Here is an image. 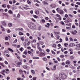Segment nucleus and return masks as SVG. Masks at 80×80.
<instances>
[{
  "mask_svg": "<svg viewBox=\"0 0 80 80\" xmlns=\"http://www.w3.org/2000/svg\"><path fill=\"white\" fill-rule=\"evenodd\" d=\"M28 25L29 28L31 29H35L36 28V25L34 23L32 22H28Z\"/></svg>",
  "mask_w": 80,
  "mask_h": 80,
  "instance_id": "nucleus-1",
  "label": "nucleus"
},
{
  "mask_svg": "<svg viewBox=\"0 0 80 80\" xmlns=\"http://www.w3.org/2000/svg\"><path fill=\"white\" fill-rule=\"evenodd\" d=\"M56 10L57 12H58V13H59L60 14H63V13L64 12L63 11L62 9H61L60 8H57L56 9Z\"/></svg>",
  "mask_w": 80,
  "mask_h": 80,
  "instance_id": "nucleus-2",
  "label": "nucleus"
},
{
  "mask_svg": "<svg viewBox=\"0 0 80 80\" xmlns=\"http://www.w3.org/2000/svg\"><path fill=\"white\" fill-rule=\"evenodd\" d=\"M59 77L62 79H65L67 78V76L65 74L61 73L59 74Z\"/></svg>",
  "mask_w": 80,
  "mask_h": 80,
  "instance_id": "nucleus-3",
  "label": "nucleus"
},
{
  "mask_svg": "<svg viewBox=\"0 0 80 80\" xmlns=\"http://www.w3.org/2000/svg\"><path fill=\"white\" fill-rule=\"evenodd\" d=\"M46 53L45 51H43V52H41L39 54V56L40 57H45Z\"/></svg>",
  "mask_w": 80,
  "mask_h": 80,
  "instance_id": "nucleus-4",
  "label": "nucleus"
},
{
  "mask_svg": "<svg viewBox=\"0 0 80 80\" xmlns=\"http://www.w3.org/2000/svg\"><path fill=\"white\" fill-rule=\"evenodd\" d=\"M4 72H5V73H6L5 70H2V71L1 72V74H2V75H3L4 76H5V73H4Z\"/></svg>",
  "mask_w": 80,
  "mask_h": 80,
  "instance_id": "nucleus-5",
  "label": "nucleus"
},
{
  "mask_svg": "<svg viewBox=\"0 0 80 80\" xmlns=\"http://www.w3.org/2000/svg\"><path fill=\"white\" fill-rule=\"evenodd\" d=\"M66 63L67 65H69L70 63V61L68 60L66 62Z\"/></svg>",
  "mask_w": 80,
  "mask_h": 80,
  "instance_id": "nucleus-6",
  "label": "nucleus"
},
{
  "mask_svg": "<svg viewBox=\"0 0 80 80\" xmlns=\"http://www.w3.org/2000/svg\"><path fill=\"white\" fill-rule=\"evenodd\" d=\"M2 24L3 25H4V26H5V27H6V25H7V24L6 23V22H5V21H2Z\"/></svg>",
  "mask_w": 80,
  "mask_h": 80,
  "instance_id": "nucleus-7",
  "label": "nucleus"
},
{
  "mask_svg": "<svg viewBox=\"0 0 80 80\" xmlns=\"http://www.w3.org/2000/svg\"><path fill=\"white\" fill-rule=\"evenodd\" d=\"M38 48L40 52H42V48H40V47L39 46H38Z\"/></svg>",
  "mask_w": 80,
  "mask_h": 80,
  "instance_id": "nucleus-8",
  "label": "nucleus"
},
{
  "mask_svg": "<svg viewBox=\"0 0 80 80\" xmlns=\"http://www.w3.org/2000/svg\"><path fill=\"white\" fill-rule=\"evenodd\" d=\"M69 46L70 47H73L75 46V44L73 43H71L69 44Z\"/></svg>",
  "mask_w": 80,
  "mask_h": 80,
  "instance_id": "nucleus-9",
  "label": "nucleus"
},
{
  "mask_svg": "<svg viewBox=\"0 0 80 80\" xmlns=\"http://www.w3.org/2000/svg\"><path fill=\"white\" fill-rule=\"evenodd\" d=\"M8 25L9 27H12V23L11 22H9L8 24Z\"/></svg>",
  "mask_w": 80,
  "mask_h": 80,
  "instance_id": "nucleus-10",
  "label": "nucleus"
},
{
  "mask_svg": "<svg viewBox=\"0 0 80 80\" xmlns=\"http://www.w3.org/2000/svg\"><path fill=\"white\" fill-rule=\"evenodd\" d=\"M22 67L24 68H25V69H26V68H28V66L25 65H23L22 66Z\"/></svg>",
  "mask_w": 80,
  "mask_h": 80,
  "instance_id": "nucleus-11",
  "label": "nucleus"
},
{
  "mask_svg": "<svg viewBox=\"0 0 80 80\" xmlns=\"http://www.w3.org/2000/svg\"><path fill=\"white\" fill-rule=\"evenodd\" d=\"M35 13L37 15H38V14H39V12L38 10H35Z\"/></svg>",
  "mask_w": 80,
  "mask_h": 80,
  "instance_id": "nucleus-12",
  "label": "nucleus"
},
{
  "mask_svg": "<svg viewBox=\"0 0 80 80\" xmlns=\"http://www.w3.org/2000/svg\"><path fill=\"white\" fill-rule=\"evenodd\" d=\"M42 3H43V4H44V5H48V2L45 1H43Z\"/></svg>",
  "mask_w": 80,
  "mask_h": 80,
  "instance_id": "nucleus-13",
  "label": "nucleus"
},
{
  "mask_svg": "<svg viewBox=\"0 0 80 80\" xmlns=\"http://www.w3.org/2000/svg\"><path fill=\"white\" fill-rule=\"evenodd\" d=\"M8 13H10V14H12V13H13V12H12V10H9L8 11Z\"/></svg>",
  "mask_w": 80,
  "mask_h": 80,
  "instance_id": "nucleus-14",
  "label": "nucleus"
},
{
  "mask_svg": "<svg viewBox=\"0 0 80 80\" xmlns=\"http://www.w3.org/2000/svg\"><path fill=\"white\" fill-rule=\"evenodd\" d=\"M23 71L22 69L19 70V73L20 74H22V73H23Z\"/></svg>",
  "mask_w": 80,
  "mask_h": 80,
  "instance_id": "nucleus-15",
  "label": "nucleus"
},
{
  "mask_svg": "<svg viewBox=\"0 0 80 80\" xmlns=\"http://www.w3.org/2000/svg\"><path fill=\"white\" fill-rule=\"evenodd\" d=\"M31 72H32V73H33V74H35V71L33 70H31Z\"/></svg>",
  "mask_w": 80,
  "mask_h": 80,
  "instance_id": "nucleus-16",
  "label": "nucleus"
},
{
  "mask_svg": "<svg viewBox=\"0 0 80 80\" xmlns=\"http://www.w3.org/2000/svg\"><path fill=\"white\" fill-rule=\"evenodd\" d=\"M55 80H61V79L59 78H55Z\"/></svg>",
  "mask_w": 80,
  "mask_h": 80,
  "instance_id": "nucleus-17",
  "label": "nucleus"
},
{
  "mask_svg": "<svg viewBox=\"0 0 80 80\" xmlns=\"http://www.w3.org/2000/svg\"><path fill=\"white\" fill-rule=\"evenodd\" d=\"M2 7H3V8H5L6 7H7V5L5 4H4L2 5Z\"/></svg>",
  "mask_w": 80,
  "mask_h": 80,
  "instance_id": "nucleus-18",
  "label": "nucleus"
},
{
  "mask_svg": "<svg viewBox=\"0 0 80 80\" xmlns=\"http://www.w3.org/2000/svg\"><path fill=\"white\" fill-rule=\"evenodd\" d=\"M8 50L9 51H10L12 52H13V50L12 49H11L10 48H8Z\"/></svg>",
  "mask_w": 80,
  "mask_h": 80,
  "instance_id": "nucleus-19",
  "label": "nucleus"
},
{
  "mask_svg": "<svg viewBox=\"0 0 80 80\" xmlns=\"http://www.w3.org/2000/svg\"><path fill=\"white\" fill-rule=\"evenodd\" d=\"M20 38L21 40H22V41H23L24 40H25V38L23 37H20Z\"/></svg>",
  "mask_w": 80,
  "mask_h": 80,
  "instance_id": "nucleus-20",
  "label": "nucleus"
},
{
  "mask_svg": "<svg viewBox=\"0 0 80 80\" xmlns=\"http://www.w3.org/2000/svg\"><path fill=\"white\" fill-rule=\"evenodd\" d=\"M19 35H23V32H21L19 33Z\"/></svg>",
  "mask_w": 80,
  "mask_h": 80,
  "instance_id": "nucleus-21",
  "label": "nucleus"
},
{
  "mask_svg": "<svg viewBox=\"0 0 80 80\" xmlns=\"http://www.w3.org/2000/svg\"><path fill=\"white\" fill-rule=\"evenodd\" d=\"M18 30H19V31H22L23 30V28H18Z\"/></svg>",
  "mask_w": 80,
  "mask_h": 80,
  "instance_id": "nucleus-22",
  "label": "nucleus"
},
{
  "mask_svg": "<svg viewBox=\"0 0 80 80\" xmlns=\"http://www.w3.org/2000/svg\"><path fill=\"white\" fill-rule=\"evenodd\" d=\"M23 50H24V49L22 47L20 49V50L21 52H22V51H23Z\"/></svg>",
  "mask_w": 80,
  "mask_h": 80,
  "instance_id": "nucleus-23",
  "label": "nucleus"
},
{
  "mask_svg": "<svg viewBox=\"0 0 80 80\" xmlns=\"http://www.w3.org/2000/svg\"><path fill=\"white\" fill-rule=\"evenodd\" d=\"M0 65H1V66H2V67H5V66H4V65H3V63L0 62Z\"/></svg>",
  "mask_w": 80,
  "mask_h": 80,
  "instance_id": "nucleus-24",
  "label": "nucleus"
},
{
  "mask_svg": "<svg viewBox=\"0 0 80 80\" xmlns=\"http://www.w3.org/2000/svg\"><path fill=\"white\" fill-rule=\"evenodd\" d=\"M54 33L56 35H57V34H59V33H60V32H54Z\"/></svg>",
  "mask_w": 80,
  "mask_h": 80,
  "instance_id": "nucleus-25",
  "label": "nucleus"
},
{
  "mask_svg": "<svg viewBox=\"0 0 80 80\" xmlns=\"http://www.w3.org/2000/svg\"><path fill=\"white\" fill-rule=\"evenodd\" d=\"M42 59L44 61H45L46 62V61H47V58H42Z\"/></svg>",
  "mask_w": 80,
  "mask_h": 80,
  "instance_id": "nucleus-26",
  "label": "nucleus"
},
{
  "mask_svg": "<svg viewBox=\"0 0 80 80\" xmlns=\"http://www.w3.org/2000/svg\"><path fill=\"white\" fill-rule=\"evenodd\" d=\"M4 53H8V50H4Z\"/></svg>",
  "mask_w": 80,
  "mask_h": 80,
  "instance_id": "nucleus-27",
  "label": "nucleus"
},
{
  "mask_svg": "<svg viewBox=\"0 0 80 80\" xmlns=\"http://www.w3.org/2000/svg\"><path fill=\"white\" fill-rule=\"evenodd\" d=\"M33 17L35 18H38V16H37L36 15H34Z\"/></svg>",
  "mask_w": 80,
  "mask_h": 80,
  "instance_id": "nucleus-28",
  "label": "nucleus"
},
{
  "mask_svg": "<svg viewBox=\"0 0 80 80\" xmlns=\"http://www.w3.org/2000/svg\"><path fill=\"white\" fill-rule=\"evenodd\" d=\"M27 2H28V4H31V3L30 1H29V0L27 1Z\"/></svg>",
  "mask_w": 80,
  "mask_h": 80,
  "instance_id": "nucleus-29",
  "label": "nucleus"
},
{
  "mask_svg": "<svg viewBox=\"0 0 80 80\" xmlns=\"http://www.w3.org/2000/svg\"><path fill=\"white\" fill-rule=\"evenodd\" d=\"M60 57L61 58H63V57H65V56L63 55H61L60 56Z\"/></svg>",
  "mask_w": 80,
  "mask_h": 80,
  "instance_id": "nucleus-30",
  "label": "nucleus"
},
{
  "mask_svg": "<svg viewBox=\"0 0 80 80\" xmlns=\"http://www.w3.org/2000/svg\"><path fill=\"white\" fill-rule=\"evenodd\" d=\"M40 44H41V45H43V44H44V42L42 41H40Z\"/></svg>",
  "mask_w": 80,
  "mask_h": 80,
  "instance_id": "nucleus-31",
  "label": "nucleus"
},
{
  "mask_svg": "<svg viewBox=\"0 0 80 80\" xmlns=\"http://www.w3.org/2000/svg\"><path fill=\"white\" fill-rule=\"evenodd\" d=\"M53 70H55L56 69V66L55 65L53 67Z\"/></svg>",
  "mask_w": 80,
  "mask_h": 80,
  "instance_id": "nucleus-32",
  "label": "nucleus"
},
{
  "mask_svg": "<svg viewBox=\"0 0 80 80\" xmlns=\"http://www.w3.org/2000/svg\"><path fill=\"white\" fill-rule=\"evenodd\" d=\"M52 47H54V48H57V47H56V44H53L52 45Z\"/></svg>",
  "mask_w": 80,
  "mask_h": 80,
  "instance_id": "nucleus-33",
  "label": "nucleus"
},
{
  "mask_svg": "<svg viewBox=\"0 0 80 80\" xmlns=\"http://www.w3.org/2000/svg\"><path fill=\"white\" fill-rule=\"evenodd\" d=\"M46 52H48V53H49V52H50V50L48 49H47Z\"/></svg>",
  "mask_w": 80,
  "mask_h": 80,
  "instance_id": "nucleus-34",
  "label": "nucleus"
},
{
  "mask_svg": "<svg viewBox=\"0 0 80 80\" xmlns=\"http://www.w3.org/2000/svg\"><path fill=\"white\" fill-rule=\"evenodd\" d=\"M41 21L42 23H45V21L44 19H42Z\"/></svg>",
  "mask_w": 80,
  "mask_h": 80,
  "instance_id": "nucleus-35",
  "label": "nucleus"
},
{
  "mask_svg": "<svg viewBox=\"0 0 80 80\" xmlns=\"http://www.w3.org/2000/svg\"><path fill=\"white\" fill-rule=\"evenodd\" d=\"M3 78V76L1 74H0V78Z\"/></svg>",
  "mask_w": 80,
  "mask_h": 80,
  "instance_id": "nucleus-36",
  "label": "nucleus"
},
{
  "mask_svg": "<svg viewBox=\"0 0 80 80\" xmlns=\"http://www.w3.org/2000/svg\"><path fill=\"white\" fill-rule=\"evenodd\" d=\"M51 36L52 38H53V37H54L53 36V34L52 33H51Z\"/></svg>",
  "mask_w": 80,
  "mask_h": 80,
  "instance_id": "nucleus-37",
  "label": "nucleus"
},
{
  "mask_svg": "<svg viewBox=\"0 0 80 80\" xmlns=\"http://www.w3.org/2000/svg\"><path fill=\"white\" fill-rule=\"evenodd\" d=\"M59 27H58V26H55L54 27V28H59Z\"/></svg>",
  "mask_w": 80,
  "mask_h": 80,
  "instance_id": "nucleus-38",
  "label": "nucleus"
},
{
  "mask_svg": "<svg viewBox=\"0 0 80 80\" xmlns=\"http://www.w3.org/2000/svg\"><path fill=\"white\" fill-rule=\"evenodd\" d=\"M18 40L16 39L14 40V42H13L14 43H17V42Z\"/></svg>",
  "mask_w": 80,
  "mask_h": 80,
  "instance_id": "nucleus-39",
  "label": "nucleus"
},
{
  "mask_svg": "<svg viewBox=\"0 0 80 80\" xmlns=\"http://www.w3.org/2000/svg\"><path fill=\"white\" fill-rule=\"evenodd\" d=\"M4 63H5V64H6V65H8V62L6 61H5Z\"/></svg>",
  "mask_w": 80,
  "mask_h": 80,
  "instance_id": "nucleus-40",
  "label": "nucleus"
},
{
  "mask_svg": "<svg viewBox=\"0 0 80 80\" xmlns=\"http://www.w3.org/2000/svg\"><path fill=\"white\" fill-rule=\"evenodd\" d=\"M76 46L77 47H79L80 48V44H78L76 45Z\"/></svg>",
  "mask_w": 80,
  "mask_h": 80,
  "instance_id": "nucleus-41",
  "label": "nucleus"
},
{
  "mask_svg": "<svg viewBox=\"0 0 80 80\" xmlns=\"http://www.w3.org/2000/svg\"><path fill=\"white\" fill-rule=\"evenodd\" d=\"M57 59L58 62H60V59L59 58H57Z\"/></svg>",
  "mask_w": 80,
  "mask_h": 80,
  "instance_id": "nucleus-42",
  "label": "nucleus"
},
{
  "mask_svg": "<svg viewBox=\"0 0 80 80\" xmlns=\"http://www.w3.org/2000/svg\"><path fill=\"white\" fill-rule=\"evenodd\" d=\"M70 41H72V42H73V38H70Z\"/></svg>",
  "mask_w": 80,
  "mask_h": 80,
  "instance_id": "nucleus-43",
  "label": "nucleus"
},
{
  "mask_svg": "<svg viewBox=\"0 0 80 80\" xmlns=\"http://www.w3.org/2000/svg\"><path fill=\"white\" fill-rule=\"evenodd\" d=\"M72 33L73 34V35H76V34L75 33V32L73 31H72Z\"/></svg>",
  "mask_w": 80,
  "mask_h": 80,
  "instance_id": "nucleus-44",
  "label": "nucleus"
},
{
  "mask_svg": "<svg viewBox=\"0 0 80 80\" xmlns=\"http://www.w3.org/2000/svg\"><path fill=\"white\" fill-rule=\"evenodd\" d=\"M72 51H73V50L72 49H69L68 50V52H72Z\"/></svg>",
  "mask_w": 80,
  "mask_h": 80,
  "instance_id": "nucleus-45",
  "label": "nucleus"
},
{
  "mask_svg": "<svg viewBox=\"0 0 80 80\" xmlns=\"http://www.w3.org/2000/svg\"><path fill=\"white\" fill-rule=\"evenodd\" d=\"M64 46H65V47H67V46H68V43H65L64 44Z\"/></svg>",
  "mask_w": 80,
  "mask_h": 80,
  "instance_id": "nucleus-46",
  "label": "nucleus"
},
{
  "mask_svg": "<svg viewBox=\"0 0 80 80\" xmlns=\"http://www.w3.org/2000/svg\"><path fill=\"white\" fill-rule=\"evenodd\" d=\"M17 65H18V67H20V64H19V62H18L17 63Z\"/></svg>",
  "mask_w": 80,
  "mask_h": 80,
  "instance_id": "nucleus-47",
  "label": "nucleus"
},
{
  "mask_svg": "<svg viewBox=\"0 0 80 80\" xmlns=\"http://www.w3.org/2000/svg\"><path fill=\"white\" fill-rule=\"evenodd\" d=\"M76 50H79L80 48H79L78 47H77L76 48Z\"/></svg>",
  "mask_w": 80,
  "mask_h": 80,
  "instance_id": "nucleus-48",
  "label": "nucleus"
},
{
  "mask_svg": "<svg viewBox=\"0 0 80 80\" xmlns=\"http://www.w3.org/2000/svg\"><path fill=\"white\" fill-rule=\"evenodd\" d=\"M23 54H24V55H27V52H26L25 51L23 52Z\"/></svg>",
  "mask_w": 80,
  "mask_h": 80,
  "instance_id": "nucleus-49",
  "label": "nucleus"
},
{
  "mask_svg": "<svg viewBox=\"0 0 80 80\" xmlns=\"http://www.w3.org/2000/svg\"><path fill=\"white\" fill-rule=\"evenodd\" d=\"M56 17H60V15L57 14L56 15Z\"/></svg>",
  "mask_w": 80,
  "mask_h": 80,
  "instance_id": "nucleus-50",
  "label": "nucleus"
},
{
  "mask_svg": "<svg viewBox=\"0 0 80 80\" xmlns=\"http://www.w3.org/2000/svg\"><path fill=\"white\" fill-rule=\"evenodd\" d=\"M52 54H53L54 55H55V52L54 51H52Z\"/></svg>",
  "mask_w": 80,
  "mask_h": 80,
  "instance_id": "nucleus-51",
  "label": "nucleus"
},
{
  "mask_svg": "<svg viewBox=\"0 0 80 80\" xmlns=\"http://www.w3.org/2000/svg\"><path fill=\"white\" fill-rule=\"evenodd\" d=\"M5 45H9V43L8 42H6L5 43Z\"/></svg>",
  "mask_w": 80,
  "mask_h": 80,
  "instance_id": "nucleus-52",
  "label": "nucleus"
},
{
  "mask_svg": "<svg viewBox=\"0 0 80 80\" xmlns=\"http://www.w3.org/2000/svg\"><path fill=\"white\" fill-rule=\"evenodd\" d=\"M5 39L6 40H8V37H6Z\"/></svg>",
  "mask_w": 80,
  "mask_h": 80,
  "instance_id": "nucleus-53",
  "label": "nucleus"
},
{
  "mask_svg": "<svg viewBox=\"0 0 80 80\" xmlns=\"http://www.w3.org/2000/svg\"><path fill=\"white\" fill-rule=\"evenodd\" d=\"M4 10L3 9H0V12H3Z\"/></svg>",
  "mask_w": 80,
  "mask_h": 80,
  "instance_id": "nucleus-54",
  "label": "nucleus"
},
{
  "mask_svg": "<svg viewBox=\"0 0 80 80\" xmlns=\"http://www.w3.org/2000/svg\"><path fill=\"white\" fill-rule=\"evenodd\" d=\"M66 29H68V30H70V28L69 27H66Z\"/></svg>",
  "mask_w": 80,
  "mask_h": 80,
  "instance_id": "nucleus-55",
  "label": "nucleus"
},
{
  "mask_svg": "<svg viewBox=\"0 0 80 80\" xmlns=\"http://www.w3.org/2000/svg\"><path fill=\"white\" fill-rule=\"evenodd\" d=\"M39 53H40V52H39V51H36V53L37 54H39Z\"/></svg>",
  "mask_w": 80,
  "mask_h": 80,
  "instance_id": "nucleus-56",
  "label": "nucleus"
},
{
  "mask_svg": "<svg viewBox=\"0 0 80 80\" xmlns=\"http://www.w3.org/2000/svg\"><path fill=\"white\" fill-rule=\"evenodd\" d=\"M26 35L28 37H29V36H30V34L29 33H27Z\"/></svg>",
  "mask_w": 80,
  "mask_h": 80,
  "instance_id": "nucleus-57",
  "label": "nucleus"
},
{
  "mask_svg": "<svg viewBox=\"0 0 80 80\" xmlns=\"http://www.w3.org/2000/svg\"><path fill=\"white\" fill-rule=\"evenodd\" d=\"M10 30L8 29V31H7V32L8 33H10Z\"/></svg>",
  "mask_w": 80,
  "mask_h": 80,
  "instance_id": "nucleus-58",
  "label": "nucleus"
},
{
  "mask_svg": "<svg viewBox=\"0 0 80 80\" xmlns=\"http://www.w3.org/2000/svg\"><path fill=\"white\" fill-rule=\"evenodd\" d=\"M7 8H8V9H9V8H10V6L9 5H8L7 6Z\"/></svg>",
  "mask_w": 80,
  "mask_h": 80,
  "instance_id": "nucleus-59",
  "label": "nucleus"
},
{
  "mask_svg": "<svg viewBox=\"0 0 80 80\" xmlns=\"http://www.w3.org/2000/svg\"><path fill=\"white\" fill-rule=\"evenodd\" d=\"M12 72H15V69L14 68H12Z\"/></svg>",
  "mask_w": 80,
  "mask_h": 80,
  "instance_id": "nucleus-60",
  "label": "nucleus"
},
{
  "mask_svg": "<svg viewBox=\"0 0 80 80\" xmlns=\"http://www.w3.org/2000/svg\"><path fill=\"white\" fill-rule=\"evenodd\" d=\"M61 64L62 65V66H64V65H65V62H62Z\"/></svg>",
  "mask_w": 80,
  "mask_h": 80,
  "instance_id": "nucleus-61",
  "label": "nucleus"
},
{
  "mask_svg": "<svg viewBox=\"0 0 80 80\" xmlns=\"http://www.w3.org/2000/svg\"><path fill=\"white\" fill-rule=\"evenodd\" d=\"M29 62L30 63H31L32 62V60H30L29 61Z\"/></svg>",
  "mask_w": 80,
  "mask_h": 80,
  "instance_id": "nucleus-62",
  "label": "nucleus"
},
{
  "mask_svg": "<svg viewBox=\"0 0 80 80\" xmlns=\"http://www.w3.org/2000/svg\"><path fill=\"white\" fill-rule=\"evenodd\" d=\"M33 80H35L37 79V77H35L34 78H32Z\"/></svg>",
  "mask_w": 80,
  "mask_h": 80,
  "instance_id": "nucleus-63",
  "label": "nucleus"
},
{
  "mask_svg": "<svg viewBox=\"0 0 80 80\" xmlns=\"http://www.w3.org/2000/svg\"><path fill=\"white\" fill-rule=\"evenodd\" d=\"M17 80H21V78H17Z\"/></svg>",
  "mask_w": 80,
  "mask_h": 80,
  "instance_id": "nucleus-64",
  "label": "nucleus"
}]
</instances>
